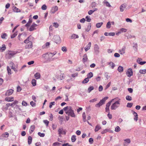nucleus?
I'll return each mask as SVG.
<instances>
[{
  "instance_id": "obj_1",
  "label": "nucleus",
  "mask_w": 146,
  "mask_h": 146,
  "mask_svg": "<svg viewBox=\"0 0 146 146\" xmlns=\"http://www.w3.org/2000/svg\"><path fill=\"white\" fill-rule=\"evenodd\" d=\"M63 110L65 111L66 113L69 116L72 117H75V115L72 110V107L70 106H67L63 108Z\"/></svg>"
},
{
  "instance_id": "obj_2",
  "label": "nucleus",
  "mask_w": 146,
  "mask_h": 146,
  "mask_svg": "<svg viewBox=\"0 0 146 146\" xmlns=\"http://www.w3.org/2000/svg\"><path fill=\"white\" fill-rule=\"evenodd\" d=\"M120 99H119L118 101H116L113 104L111 107V109L112 110H115L119 107V105L120 104Z\"/></svg>"
},
{
  "instance_id": "obj_3",
  "label": "nucleus",
  "mask_w": 146,
  "mask_h": 146,
  "mask_svg": "<svg viewBox=\"0 0 146 146\" xmlns=\"http://www.w3.org/2000/svg\"><path fill=\"white\" fill-rule=\"evenodd\" d=\"M108 98V97H105L101 100L98 104L95 105V106L96 107H100L104 104L106 100Z\"/></svg>"
},
{
  "instance_id": "obj_4",
  "label": "nucleus",
  "mask_w": 146,
  "mask_h": 146,
  "mask_svg": "<svg viewBox=\"0 0 146 146\" xmlns=\"http://www.w3.org/2000/svg\"><path fill=\"white\" fill-rule=\"evenodd\" d=\"M53 39L55 40L56 43L59 44L61 42V39L59 36L58 35L54 36L53 37Z\"/></svg>"
},
{
  "instance_id": "obj_5",
  "label": "nucleus",
  "mask_w": 146,
  "mask_h": 146,
  "mask_svg": "<svg viewBox=\"0 0 146 146\" xmlns=\"http://www.w3.org/2000/svg\"><path fill=\"white\" fill-rule=\"evenodd\" d=\"M15 54V53L13 51H9L7 55V56L8 58L10 59L13 57Z\"/></svg>"
},
{
  "instance_id": "obj_6",
  "label": "nucleus",
  "mask_w": 146,
  "mask_h": 146,
  "mask_svg": "<svg viewBox=\"0 0 146 146\" xmlns=\"http://www.w3.org/2000/svg\"><path fill=\"white\" fill-rule=\"evenodd\" d=\"M126 74L127 76L130 77L133 75V71L132 69L129 68L127 70Z\"/></svg>"
},
{
  "instance_id": "obj_7",
  "label": "nucleus",
  "mask_w": 146,
  "mask_h": 146,
  "mask_svg": "<svg viewBox=\"0 0 146 146\" xmlns=\"http://www.w3.org/2000/svg\"><path fill=\"white\" fill-rule=\"evenodd\" d=\"M58 132L59 136H61V135L62 134H63L64 135H65L66 134V132L63 130L62 128H59Z\"/></svg>"
},
{
  "instance_id": "obj_8",
  "label": "nucleus",
  "mask_w": 146,
  "mask_h": 146,
  "mask_svg": "<svg viewBox=\"0 0 146 146\" xmlns=\"http://www.w3.org/2000/svg\"><path fill=\"white\" fill-rule=\"evenodd\" d=\"M94 49L95 54H98L99 52V47L97 44H95L94 45Z\"/></svg>"
},
{
  "instance_id": "obj_9",
  "label": "nucleus",
  "mask_w": 146,
  "mask_h": 146,
  "mask_svg": "<svg viewBox=\"0 0 146 146\" xmlns=\"http://www.w3.org/2000/svg\"><path fill=\"white\" fill-rule=\"evenodd\" d=\"M13 91L14 90L13 89H9L6 91L5 95L6 96H10L13 93Z\"/></svg>"
},
{
  "instance_id": "obj_10",
  "label": "nucleus",
  "mask_w": 146,
  "mask_h": 146,
  "mask_svg": "<svg viewBox=\"0 0 146 146\" xmlns=\"http://www.w3.org/2000/svg\"><path fill=\"white\" fill-rule=\"evenodd\" d=\"M126 47L125 46L121 48L119 50V52L121 55H123L125 53Z\"/></svg>"
},
{
  "instance_id": "obj_11",
  "label": "nucleus",
  "mask_w": 146,
  "mask_h": 146,
  "mask_svg": "<svg viewBox=\"0 0 146 146\" xmlns=\"http://www.w3.org/2000/svg\"><path fill=\"white\" fill-rule=\"evenodd\" d=\"M123 143L124 146H127L131 142V140L129 139H127L124 140Z\"/></svg>"
},
{
  "instance_id": "obj_12",
  "label": "nucleus",
  "mask_w": 146,
  "mask_h": 146,
  "mask_svg": "<svg viewBox=\"0 0 146 146\" xmlns=\"http://www.w3.org/2000/svg\"><path fill=\"white\" fill-rule=\"evenodd\" d=\"M28 43L25 46L26 49L31 48L33 46L32 42H28Z\"/></svg>"
},
{
  "instance_id": "obj_13",
  "label": "nucleus",
  "mask_w": 146,
  "mask_h": 146,
  "mask_svg": "<svg viewBox=\"0 0 146 146\" xmlns=\"http://www.w3.org/2000/svg\"><path fill=\"white\" fill-rule=\"evenodd\" d=\"M10 64L12 66L11 67V69H13L14 70L15 72H17L18 70L17 69V66H16V67H15L14 66V64L12 62H10Z\"/></svg>"
},
{
  "instance_id": "obj_14",
  "label": "nucleus",
  "mask_w": 146,
  "mask_h": 146,
  "mask_svg": "<svg viewBox=\"0 0 146 146\" xmlns=\"http://www.w3.org/2000/svg\"><path fill=\"white\" fill-rule=\"evenodd\" d=\"M37 26V25L35 24L34 23L30 27L29 30L30 31H32L36 29L35 27Z\"/></svg>"
},
{
  "instance_id": "obj_15",
  "label": "nucleus",
  "mask_w": 146,
  "mask_h": 146,
  "mask_svg": "<svg viewBox=\"0 0 146 146\" xmlns=\"http://www.w3.org/2000/svg\"><path fill=\"white\" fill-rule=\"evenodd\" d=\"M126 6V5L124 4L121 5L120 7V11L123 12L125 9Z\"/></svg>"
},
{
  "instance_id": "obj_16",
  "label": "nucleus",
  "mask_w": 146,
  "mask_h": 146,
  "mask_svg": "<svg viewBox=\"0 0 146 146\" xmlns=\"http://www.w3.org/2000/svg\"><path fill=\"white\" fill-rule=\"evenodd\" d=\"M13 11L15 12L18 13L21 12V10L16 7H13Z\"/></svg>"
},
{
  "instance_id": "obj_17",
  "label": "nucleus",
  "mask_w": 146,
  "mask_h": 146,
  "mask_svg": "<svg viewBox=\"0 0 146 146\" xmlns=\"http://www.w3.org/2000/svg\"><path fill=\"white\" fill-rule=\"evenodd\" d=\"M5 100L7 102H12L14 100V98L13 97H6L5 98Z\"/></svg>"
},
{
  "instance_id": "obj_18",
  "label": "nucleus",
  "mask_w": 146,
  "mask_h": 146,
  "mask_svg": "<svg viewBox=\"0 0 146 146\" xmlns=\"http://www.w3.org/2000/svg\"><path fill=\"white\" fill-rule=\"evenodd\" d=\"M58 10V7L57 6L53 7L52 8L51 11L52 13H54L56 11Z\"/></svg>"
},
{
  "instance_id": "obj_19",
  "label": "nucleus",
  "mask_w": 146,
  "mask_h": 146,
  "mask_svg": "<svg viewBox=\"0 0 146 146\" xmlns=\"http://www.w3.org/2000/svg\"><path fill=\"white\" fill-rule=\"evenodd\" d=\"M88 59L86 54H84L83 56V61L84 63L86 62Z\"/></svg>"
},
{
  "instance_id": "obj_20",
  "label": "nucleus",
  "mask_w": 146,
  "mask_h": 146,
  "mask_svg": "<svg viewBox=\"0 0 146 146\" xmlns=\"http://www.w3.org/2000/svg\"><path fill=\"white\" fill-rule=\"evenodd\" d=\"M104 35L105 36H113L115 35V33H108L107 32H106L104 33Z\"/></svg>"
},
{
  "instance_id": "obj_21",
  "label": "nucleus",
  "mask_w": 146,
  "mask_h": 146,
  "mask_svg": "<svg viewBox=\"0 0 146 146\" xmlns=\"http://www.w3.org/2000/svg\"><path fill=\"white\" fill-rule=\"evenodd\" d=\"M79 36L78 35L75 34H72L71 36V39H75L76 38H78Z\"/></svg>"
},
{
  "instance_id": "obj_22",
  "label": "nucleus",
  "mask_w": 146,
  "mask_h": 146,
  "mask_svg": "<svg viewBox=\"0 0 146 146\" xmlns=\"http://www.w3.org/2000/svg\"><path fill=\"white\" fill-rule=\"evenodd\" d=\"M35 128V126L34 125H31L30 128V133H32L34 130Z\"/></svg>"
},
{
  "instance_id": "obj_23",
  "label": "nucleus",
  "mask_w": 146,
  "mask_h": 146,
  "mask_svg": "<svg viewBox=\"0 0 146 146\" xmlns=\"http://www.w3.org/2000/svg\"><path fill=\"white\" fill-rule=\"evenodd\" d=\"M98 10V9L95 8L94 9V10H91L89 11L88 12V14L89 15H91L94 12L97 11Z\"/></svg>"
},
{
  "instance_id": "obj_24",
  "label": "nucleus",
  "mask_w": 146,
  "mask_h": 146,
  "mask_svg": "<svg viewBox=\"0 0 146 146\" xmlns=\"http://www.w3.org/2000/svg\"><path fill=\"white\" fill-rule=\"evenodd\" d=\"M133 115H134L135 117L134 119L135 120L137 121L138 120V114L135 111H133Z\"/></svg>"
},
{
  "instance_id": "obj_25",
  "label": "nucleus",
  "mask_w": 146,
  "mask_h": 146,
  "mask_svg": "<svg viewBox=\"0 0 146 146\" xmlns=\"http://www.w3.org/2000/svg\"><path fill=\"white\" fill-rule=\"evenodd\" d=\"M50 42H46L45 45H43L42 46V48H48L49 47L50 45Z\"/></svg>"
},
{
  "instance_id": "obj_26",
  "label": "nucleus",
  "mask_w": 146,
  "mask_h": 146,
  "mask_svg": "<svg viewBox=\"0 0 146 146\" xmlns=\"http://www.w3.org/2000/svg\"><path fill=\"white\" fill-rule=\"evenodd\" d=\"M55 54H54L52 53H48V59L51 58Z\"/></svg>"
},
{
  "instance_id": "obj_27",
  "label": "nucleus",
  "mask_w": 146,
  "mask_h": 146,
  "mask_svg": "<svg viewBox=\"0 0 146 146\" xmlns=\"http://www.w3.org/2000/svg\"><path fill=\"white\" fill-rule=\"evenodd\" d=\"M35 78L37 79H39L40 78V75L39 73H36L35 75Z\"/></svg>"
},
{
  "instance_id": "obj_28",
  "label": "nucleus",
  "mask_w": 146,
  "mask_h": 146,
  "mask_svg": "<svg viewBox=\"0 0 146 146\" xmlns=\"http://www.w3.org/2000/svg\"><path fill=\"white\" fill-rule=\"evenodd\" d=\"M91 24L90 23H89L88 24V25L87 26V28L85 29V30L86 31L88 32L90 30L91 27Z\"/></svg>"
},
{
  "instance_id": "obj_29",
  "label": "nucleus",
  "mask_w": 146,
  "mask_h": 146,
  "mask_svg": "<svg viewBox=\"0 0 146 146\" xmlns=\"http://www.w3.org/2000/svg\"><path fill=\"white\" fill-rule=\"evenodd\" d=\"M6 47L5 44H3L2 45V47H0V50L1 52H3L6 49Z\"/></svg>"
},
{
  "instance_id": "obj_30",
  "label": "nucleus",
  "mask_w": 146,
  "mask_h": 146,
  "mask_svg": "<svg viewBox=\"0 0 146 146\" xmlns=\"http://www.w3.org/2000/svg\"><path fill=\"white\" fill-rule=\"evenodd\" d=\"M103 24V22H100L96 24V27L97 28H99L101 27Z\"/></svg>"
},
{
  "instance_id": "obj_31",
  "label": "nucleus",
  "mask_w": 146,
  "mask_h": 146,
  "mask_svg": "<svg viewBox=\"0 0 146 146\" xmlns=\"http://www.w3.org/2000/svg\"><path fill=\"white\" fill-rule=\"evenodd\" d=\"M103 3L104 4H105L107 7H110L111 6L109 3L106 0H104V1Z\"/></svg>"
},
{
  "instance_id": "obj_32",
  "label": "nucleus",
  "mask_w": 146,
  "mask_h": 146,
  "mask_svg": "<svg viewBox=\"0 0 146 146\" xmlns=\"http://www.w3.org/2000/svg\"><path fill=\"white\" fill-rule=\"evenodd\" d=\"M101 129V127L98 125H97L95 127V132H97L98 130Z\"/></svg>"
},
{
  "instance_id": "obj_33",
  "label": "nucleus",
  "mask_w": 146,
  "mask_h": 146,
  "mask_svg": "<svg viewBox=\"0 0 146 146\" xmlns=\"http://www.w3.org/2000/svg\"><path fill=\"white\" fill-rule=\"evenodd\" d=\"M118 70L119 72H122L123 71V68L122 66H119L118 68Z\"/></svg>"
},
{
  "instance_id": "obj_34",
  "label": "nucleus",
  "mask_w": 146,
  "mask_h": 146,
  "mask_svg": "<svg viewBox=\"0 0 146 146\" xmlns=\"http://www.w3.org/2000/svg\"><path fill=\"white\" fill-rule=\"evenodd\" d=\"M42 57L46 59H48V53L43 54Z\"/></svg>"
},
{
  "instance_id": "obj_35",
  "label": "nucleus",
  "mask_w": 146,
  "mask_h": 146,
  "mask_svg": "<svg viewBox=\"0 0 146 146\" xmlns=\"http://www.w3.org/2000/svg\"><path fill=\"white\" fill-rule=\"evenodd\" d=\"M32 140V138L31 136H29L28 138V143L29 145L31 144Z\"/></svg>"
},
{
  "instance_id": "obj_36",
  "label": "nucleus",
  "mask_w": 146,
  "mask_h": 146,
  "mask_svg": "<svg viewBox=\"0 0 146 146\" xmlns=\"http://www.w3.org/2000/svg\"><path fill=\"white\" fill-rule=\"evenodd\" d=\"M1 136L4 137H7L9 136V133L7 132H5V133L3 134Z\"/></svg>"
},
{
  "instance_id": "obj_37",
  "label": "nucleus",
  "mask_w": 146,
  "mask_h": 146,
  "mask_svg": "<svg viewBox=\"0 0 146 146\" xmlns=\"http://www.w3.org/2000/svg\"><path fill=\"white\" fill-rule=\"evenodd\" d=\"M94 89V87L93 86H90L88 89V92L89 93Z\"/></svg>"
},
{
  "instance_id": "obj_38",
  "label": "nucleus",
  "mask_w": 146,
  "mask_h": 146,
  "mask_svg": "<svg viewBox=\"0 0 146 146\" xmlns=\"http://www.w3.org/2000/svg\"><path fill=\"white\" fill-rule=\"evenodd\" d=\"M93 76V74L91 72H90L89 73L88 75H87V78H88L89 79V78H90L92 76Z\"/></svg>"
},
{
  "instance_id": "obj_39",
  "label": "nucleus",
  "mask_w": 146,
  "mask_h": 146,
  "mask_svg": "<svg viewBox=\"0 0 146 146\" xmlns=\"http://www.w3.org/2000/svg\"><path fill=\"white\" fill-rule=\"evenodd\" d=\"M32 84L33 86H35L36 85V81L35 79H33L31 81Z\"/></svg>"
},
{
  "instance_id": "obj_40",
  "label": "nucleus",
  "mask_w": 146,
  "mask_h": 146,
  "mask_svg": "<svg viewBox=\"0 0 146 146\" xmlns=\"http://www.w3.org/2000/svg\"><path fill=\"white\" fill-rule=\"evenodd\" d=\"M111 27V23L110 21L108 22L106 25V28L107 29H109Z\"/></svg>"
},
{
  "instance_id": "obj_41",
  "label": "nucleus",
  "mask_w": 146,
  "mask_h": 146,
  "mask_svg": "<svg viewBox=\"0 0 146 146\" xmlns=\"http://www.w3.org/2000/svg\"><path fill=\"white\" fill-rule=\"evenodd\" d=\"M76 140V136L75 135H73L71 137L72 141V142H75Z\"/></svg>"
},
{
  "instance_id": "obj_42",
  "label": "nucleus",
  "mask_w": 146,
  "mask_h": 146,
  "mask_svg": "<svg viewBox=\"0 0 146 146\" xmlns=\"http://www.w3.org/2000/svg\"><path fill=\"white\" fill-rule=\"evenodd\" d=\"M82 117L83 118V121L84 122L86 121V115L85 113L84 112L82 114Z\"/></svg>"
},
{
  "instance_id": "obj_43",
  "label": "nucleus",
  "mask_w": 146,
  "mask_h": 146,
  "mask_svg": "<svg viewBox=\"0 0 146 146\" xmlns=\"http://www.w3.org/2000/svg\"><path fill=\"white\" fill-rule=\"evenodd\" d=\"M89 81L88 78H86L82 81V83L83 84L87 83Z\"/></svg>"
},
{
  "instance_id": "obj_44",
  "label": "nucleus",
  "mask_w": 146,
  "mask_h": 146,
  "mask_svg": "<svg viewBox=\"0 0 146 146\" xmlns=\"http://www.w3.org/2000/svg\"><path fill=\"white\" fill-rule=\"evenodd\" d=\"M139 72L141 74H145L146 73V69L140 70Z\"/></svg>"
},
{
  "instance_id": "obj_45",
  "label": "nucleus",
  "mask_w": 146,
  "mask_h": 146,
  "mask_svg": "<svg viewBox=\"0 0 146 146\" xmlns=\"http://www.w3.org/2000/svg\"><path fill=\"white\" fill-rule=\"evenodd\" d=\"M109 64L112 69H113L115 66L114 64L112 62H110L109 63Z\"/></svg>"
},
{
  "instance_id": "obj_46",
  "label": "nucleus",
  "mask_w": 146,
  "mask_h": 146,
  "mask_svg": "<svg viewBox=\"0 0 146 146\" xmlns=\"http://www.w3.org/2000/svg\"><path fill=\"white\" fill-rule=\"evenodd\" d=\"M31 37V36H29V37H28V38L26 39V40H25L24 41V42L26 44H27L28 43H27L28 42H31V41L29 40V38H30Z\"/></svg>"
},
{
  "instance_id": "obj_47",
  "label": "nucleus",
  "mask_w": 146,
  "mask_h": 146,
  "mask_svg": "<svg viewBox=\"0 0 146 146\" xmlns=\"http://www.w3.org/2000/svg\"><path fill=\"white\" fill-rule=\"evenodd\" d=\"M121 130V129L119 127L117 126L115 129V131L116 132H118Z\"/></svg>"
},
{
  "instance_id": "obj_48",
  "label": "nucleus",
  "mask_w": 146,
  "mask_h": 146,
  "mask_svg": "<svg viewBox=\"0 0 146 146\" xmlns=\"http://www.w3.org/2000/svg\"><path fill=\"white\" fill-rule=\"evenodd\" d=\"M58 119L59 120L60 122L62 123L63 119V117L62 116H59L58 117Z\"/></svg>"
},
{
  "instance_id": "obj_49",
  "label": "nucleus",
  "mask_w": 146,
  "mask_h": 146,
  "mask_svg": "<svg viewBox=\"0 0 146 146\" xmlns=\"http://www.w3.org/2000/svg\"><path fill=\"white\" fill-rule=\"evenodd\" d=\"M126 100L128 101H131L132 100V98L131 96H127L126 97Z\"/></svg>"
},
{
  "instance_id": "obj_50",
  "label": "nucleus",
  "mask_w": 146,
  "mask_h": 146,
  "mask_svg": "<svg viewBox=\"0 0 146 146\" xmlns=\"http://www.w3.org/2000/svg\"><path fill=\"white\" fill-rule=\"evenodd\" d=\"M17 35V31L15 32L14 34L11 36V38H13L15 37Z\"/></svg>"
},
{
  "instance_id": "obj_51",
  "label": "nucleus",
  "mask_w": 146,
  "mask_h": 146,
  "mask_svg": "<svg viewBox=\"0 0 146 146\" xmlns=\"http://www.w3.org/2000/svg\"><path fill=\"white\" fill-rule=\"evenodd\" d=\"M96 5V3L95 2H93L91 4V7L92 8L95 7Z\"/></svg>"
},
{
  "instance_id": "obj_52",
  "label": "nucleus",
  "mask_w": 146,
  "mask_h": 146,
  "mask_svg": "<svg viewBox=\"0 0 146 146\" xmlns=\"http://www.w3.org/2000/svg\"><path fill=\"white\" fill-rule=\"evenodd\" d=\"M18 102L17 100L14 101V102L12 103L13 107L16 104H18Z\"/></svg>"
},
{
  "instance_id": "obj_53",
  "label": "nucleus",
  "mask_w": 146,
  "mask_h": 146,
  "mask_svg": "<svg viewBox=\"0 0 146 146\" xmlns=\"http://www.w3.org/2000/svg\"><path fill=\"white\" fill-rule=\"evenodd\" d=\"M47 8V6L45 5H43L41 7V9L43 10H45Z\"/></svg>"
},
{
  "instance_id": "obj_54",
  "label": "nucleus",
  "mask_w": 146,
  "mask_h": 146,
  "mask_svg": "<svg viewBox=\"0 0 146 146\" xmlns=\"http://www.w3.org/2000/svg\"><path fill=\"white\" fill-rule=\"evenodd\" d=\"M86 19L87 22H90L91 21V19L90 18L89 16H87L86 17Z\"/></svg>"
},
{
  "instance_id": "obj_55",
  "label": "nucleus",
  "mask_w": 146,
  "mask_h": 146,
  "mask_svg": "<svg viewBox=\"0 0 146 146\" xmlns=\"http://www.w3.org/2000/svg\"><path fill=\"white\" fill-rule=\"evenodd\" d=\"M7 71H8V72L9 74V75L10 74H11V69H10V68H9V66H7Z\"/></svg>"
},
{
  "instance_id": "obj_56",
  "label": "nucleus",
  "mask_w": 146,
  "mask_h": 146,
  "mask_svg": "<svg viewBox=\"0 0 146 146\" xmlns=\"http://www.w3.org/2000/svg\"><path fill=\"white\" fill-rule=\"evenodd\" d=\"M22 104L23 106H26L27 105V104L25 101L23 100L22 101Z\"/></svg>"
},
{
  "instance_id": "obj_57",
  "label": "nucleus",
  "mask_w": 146,
  "mask_h": 146,
  "mask_svg": "<svg viewBox=\"0 0 146 146\" xmlns=\"http://www.w3.org/2000/svg\"><path fill=\"white\" fill-rule=\"evenodd\" d=\"M133 105V104L131 103H128L127 104V107L128 108H131Z\"/></svg>"
},
{
  "instance_id": "obj_58",
  "label": "nucleus",
  "mask_w": 146,
  "mask_h": 146,
  "mask_svg": "<svg viewBox=\"0 0 146 146\" xmlns=\"http://www.w3.org/2000/svg\"><path fill=\"white\" fill-rule=\"evenodd\" d=\"M62 50L64 52H66L67 51V49L65 46H63L61 48Z\"/></svg>"
},
{
  "instance_id": "obj_59",
  "label": "nucleus",
  "mask_w": 146,
  "mask_h": 146,
  "mask_svg": "<svg viewBox=\"0 0 146 146\" xmlns=\"http://www.w3.org/2000/svg\"><path fill=\"white\" fill-rule=\"evenodd\" d=\"M55 103L54 102H51L50 104L49 107L50 108H51L52 107V105H55Z\"/></svg>"
},
{
  "instance_id": "obj_60",
  "label": "nucleus",
  "mask_w": 146,
  "mask_h": 146,
  "mask_svg": "<svg viewBox=\"0 0 146 146\" xmlns=\"http://www.w3.org/2000/svg\"><path fill=\"white\" fill-rule=\"evenodd\" d=\"M38 134L41 137H44L45 135V134L44 133H41L40 132H38Z\"/></svg>"
},
{
  "instance_id": "obj_61",
  "label": "nucleus",
  "mask_w": 146,
  "mask_h": 146,
  "mask_svg": "<svg viewBox=\"0 0 146 146\" xmlns=\"http://www.w3.org/2000/svg\"><path fill=\"white\" fill-rule=\"evenodd\" d=\"M97 98H95L94 99L91 100L89 101V102H94L96 101H97Z\"/></svg>"
},
{
  "instance_id": "obj_62",
  "label": "nucleus",
  "mask_w": 146,
  "mask_h": 146,
  "mask_svg": "<svg viewBox=\"0 0 146 146\" xmlns=\"http://www.w3.org/2000/svg\"><path fill=\"white\" fill-rule=\"evenodd\" d=\"M30 104L32 107L35 106H36V103L32 101L30 102Z\"/></svg>"
},
{
  "instance_id": "obj_63",
  "label": "nucleus",
  "mask_w": 146,
  "mask_h": 146,
  "mask_svg": "<svg viewBox=\"0 0 146 146\" xmlns=\"http://www.w3.org/2000/svg\"><path fill=\"white\" fill-rule=\"evenodd\" d=\"M89 141L91 144H92L94 141L93 139L92 138H90L89 139Z\"/></svg>"
},
{
  "instance_id": "obj_64",
  "label": "nucleus",
  "mask_w": 146,
  "mask_h": 146,
  "mask_svg": "<svg viewBox=\"0 0 146 146\" xmlns=\"http://www.w3.org/2000/svg\"><path fill=\"white\" fill-rule=\"evenodd\" d=\"M7 36V35L5 33L3 34L1 36V37L3 39L5 38V37Z\"/></svg>"
}]
</instances>
